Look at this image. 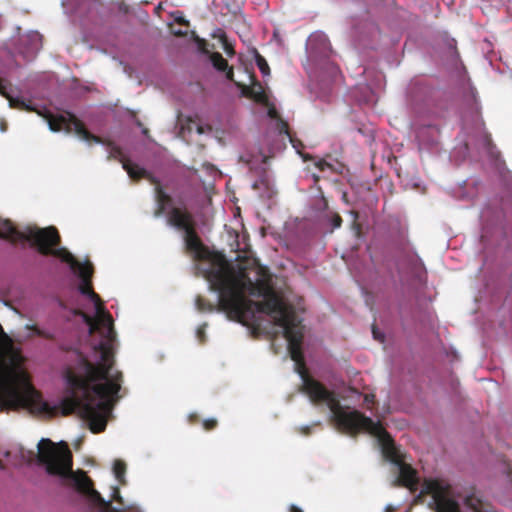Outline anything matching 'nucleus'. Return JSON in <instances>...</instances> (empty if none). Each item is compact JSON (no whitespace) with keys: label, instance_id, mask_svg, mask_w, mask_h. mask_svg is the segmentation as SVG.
<instances>
[{"label":"nucleus","instance_id":"nucleus-31","mask_svg":"<svg viewBox=\"0 0 512 512\" xmlns=\"http://www.w3.org/2000/svg\"><path fill=\"white\" fill-rule=\"evenodd\" d=\"M304 433H305V434H308V433H309V427H306V428L304 429Z\"/></svg>","mask_w":512,"mask_h":512},{"label":"nucleus","instance_id":"nucleus-25","mask_svg":"<svg viewBox=\"0 0 512 512\" xmlns=\"http://www.w3.org/2000/svg\"><path fill=\"white\" fill-rule=\"evenodd\" d=\"M372 333L375 339H378L380 341H383V335L380 336L375 326L372 327Z\"/></svg>","mask_w":512,"mask_h":512},{"label":"nucleus","instance_id":"nucleus-30","mask_svg":"<svg viewBox=\"0 0 512 512\" xmlns=\"http://www.w3.org/2000/svg\"><path fill=\"white\" fill-rule=\"evenodd\" d=\"M0 469L1 470L5 469V465L1 459H0Z\"/></svg>","mask_w":512,"mask_h":512},{"label":"nucleus","instance_id":"nucleus-22","mask_svg":"<svg viewBox=\"0 0 512 512\" xmlns=\"http://www.w3.org/2000/svg\"><path fill=\"white\" fill-rule=\"evenodd\" d=\"M224 50L228 56H233L235 54V51H234V48L232 47V45L226 41L224 42Z\"/></svg>","mask_w":512,"mask_h":512},{"label":"nucleus","instance_id":"nucleus-12","mask_svg":"<svg viewBox=\"0 0 512 512\" xmlns=\"http://www.w3.org/2000/svg\"><path fill=\"white\" fill-rule=\"evenodd\" d=\"M250 77L252 79L251 86L243 85L237 82H235V84L241 88V92L244 96L253 99L257 103L266 104L268 98L261 83L256 80L254 75H251Z\"/></svg>","mask_w":512,"mask_h":512},{"label":"nucleus","instance_id":"nucleus-24","mask_svg":"<svg viewBox=\"0 0 512 512\" xmlns=\"http://www.w3.org/2000/svg\"><path fill=\"white\" fill-rule=\"evenodd\" d=\"M268 115H269V117H270V118H272V119H279L278 112L276 111V109H275V108H270V109L268 110Z\"/></svg>","mask_w":512,"mask_h":512},{"label":"nucleus","instance_id":"nucleus-27","mask_svg":"<svg viewBox=\"0 0 512 512\" xmlns=\"http://www.w3.org/2000/svg\"><path fill=\"white\" fill-rule=\"evenodd\" d=\"M260 184H263V185H264V184H266V182H265L264 180H261L260 182H255V183L252 185L253 189H255V190H256V189H258Z\"/></svg>","mask_w":512,"mask_h":512},{"label":"nucleus","instance_id":"nucleus-2","mask_svg":"<svg viewBox=\"0 0 512 512\" xmlns=\"http://www.w3.org/2000/svg\"><path fill=\"white\" fill-rule=\"evenodd\" d=\"M259 272L261 277L253 281L244 270L236 271L224 256H214L206 278L210 288L219 293L218 305L197 296L196 307L200 312L222 311L230 320L243 325L255 321L256 313L271 316L274 323L283 328L291 359L301 362L304 338L302 320L294 307L285 303L273 290L266 271L260 268Z\"/></svg>","mask_w":512,"mask_h":512},{"label":"nucleus","instance_id":"nucleus-7","mask_svg":"<svg viewBox=\"0 0 512 512\" xmlns=\"http://www.w3.org/2000/svg\"><path fill=\"white\" fill-rule=\"evenodd\" d=\"M421 494L432 496L431 507L436 512H460L459 504L453 498L452 487L444 480L426 479ZM465 505L473 512H493L491 505L475 493L466 496Z\"/></svg>","mask_w":512,"mask_h":512},{"label":"nucleus","instance_id":"nucleus-34","mask_svg":"<svg viewBox=\"0 0 512 512\" xmlns=\"http://www.w3.org/2000/svg\"><path fill=\"white\" fill-rule=\"evenodd\" d=\"M202 132H203L202 128H201V127H198V133H200V134H201Z\"/></svg>","mask_w":512,"mask_h":512},{"label":"nucleus","instance_id":"nucleus-8","mask_svg":"<svg viewBox=\"0 0 512 512\" xmlns=\"http://www.w3.org/2000/svg\"><path fill=\"white\" fill-rule=\"evenodd\" d=\"M167 223L178 230L184 231L185 247L188 252L194 255L195 259L208 258L209 251L196 232V223L191 212L186 208L172 207L167 213Z\"/></svg>","mask_w":512,"mask_h":512},{"label":"nucleus","instance_id":"nucleus-16","mask_svg":"<svg viewBox=\"0 0 512 512\" xmlns=\"http://www.w3.org/2000/svg\"><path fill=\"white\" fill-rule=\"evenodd\" d=\"M329 222L331 223L332 230H334L341 227L342 218L338 213H331L329 215Z\"/></svg>","mask_w":512,"mask_h":512},{"label":"nucleus","instance_id":"nucleus-33","mask_svg":"<svg viewBox=\"0 0 512 512\" xmlns=\"http://www.w3.org/2000/svg\"><path fill=\"white\" fill-rule=\"evenodd\" d=\"M175 35L181 36V35H183V33L179 31V32H175Z\"/></svg>","mask_w":512,"mask_h":512},{"label":"nucleus","instance_id":"nucleus-21","mask_svg":"<svg viewBox=\"0 0 512 512\" xmlns=\"http://www.w3.org/2000/svg\"><path fill=\"white\" fill-rule=\"evenodd\" d=\"M315 166L320 170V171H325L327 168H330L331 165L326 162L325 160L323 159H320L318 160L316 163H315Z\"/></svg>","mask_w":512,"mask_h":512},{"label":"nucleus","instance_id":"nucleus-18","mask_svg":"<svg viewBox=\"0 0 512 512\" xmlns=\"http://www.w3.org/2000/svg\"><path fill=\"white\" fill-rule=\"evenodd\" d=\"M217 420L216 419H206L203 421V427L205 430L207 431H210V430H213L214 428H216L217 426Z\"/></svg>","mask_w":512,"mask_h":512},{"label":"nucleus","instance_id":"nucleus-9","mask_svg":"<svg viewBox=\"0 0 512 512\" xmlns=\"http://www.w3.org/2000/svg\"><path fill=\"white\" fill-rule=\"evenodd\" d=\"M374 436L378 438L381 444L384 457L398 467L399 476L394 481L393 485H401L410 489L412 492L416 491L419 484L417 472L410 464L404 462L403 456L396 447L390 434L382 426V430L376 432Z\"/></svg>","mask_w":512,"mask_h":512},{"label":"nucleus","instance_id":"nucleus-14","mask_svg":"<svg viewBox=\"0 0 512 512\" xmlns=\"http://www.w3.org/2000/svg\"><path fill=\"white\" fill-rule=\"evenodd\" d=\"M113 472L116 479L121 483L125 484V472L126 464L122 460H115L113 465Z\"/></svg>","mask_w":512,"mask_h":512},{"label":"nucleus","instance_id":"nucleus-17","mask_svg":"<svg viewBox=\"0 0 512 512\" xmlns=\"http://www.w3.org/2000/svg\"><path fill=\"white\" fill-rule=\"evenodd\" d=\"M277 127H278V130L281 134H288V130H289V125L286 121H284L283 119L279 118L278 119V122H277Z\"/></svg>","mask_w":512,"mask_h":512},{"label":"nucleus","instance_id":"nucleus-3","mask_svg":"<svg viewBox=\"0 0 512 512\" xmlns=\"http://www.w3.org/2000/svg\"><path fill=\"white\" fill-rule=\"evenodd\" d=\"M38 460L51 475L65 478V484L87 496L102 507L104 512H141L139 508L124 505L123 498L117 487L113 488V499L121 505L114 507L111 501H105L101 494L93 488L92 480L84 471H72V453L64 442L55 444L50 439H42L38 444Z\"/></svg>","mask_w":512,"mask_h":512},{"label":"nucleus","instance_id":"nucleus-15","mask_svg":"<svg viewBox=\"0 0 512 512\" xmlns=\"http://www.w3.org/2000/svg\"><path fill=\"white\" fill-rule=\"evenodd\" d=\"M255 61H256V65L259 68L262 75L264 77L269 76L270 75V67H269L266 59L259 53H256Z\"/></svg>","mask_w":512,"mask_h":512},{"label":"nucleus","instance_id":"nucleus-32","mask_svg":"<svg viewBox=\"0 0 512 512\" xmlns=\"http://www.w3.org/2000/svg\"><path fill=\"white\" fill-rule=\"evenodd\" d=\"M1 130H2V131H5V130H6L5 124H2V125H1Z\"/></svg>","mask_w":512,"mask_h":512},{"label":"nucleus","instance_id":"nucleus-6","mask_svg":"<svg viewBox=\"0 0 512 512\" xmlns=\"http://www.w3.org/2000/svg\"><path fill=\"white\" fill-rule=\"evenodd\" d=\"M0 94L4 96L8 101L11 108L26 110V111H36L39 115H41L46 122L51 131L60 132L65 131L66 133L74 132L77 136H79L82 140L88 142L101 143L100 137L89 132L82 121H80L75 115L72 113L66 112L65 114H53L51 111L44 109V111H38L32 108L29 104L25 102V100L21 97H13L7 92V85L5 82L0 79Z\"/></svg>","mask_w":512,"mask_h":512},{"label":"nucleus","instance_id":"nucleus-11","mask_svg":"<svg viewBox=\"0 0 512 512\" xmlns=\"http://www.w3.org/2000/svg\"><path fill=\"white\" fill-rule=\"evenodd\" d=\"M43 229L44 228L31 229L27 234H25L17 230L10 220L0 218V238L10 240L13 243L19 240H27L31 242L33 246L37 247V244L31 238V235Z\"/></svg>","mask_w":512,"mask_h":512},{"label":"nucleus","instance_id":"nucleus-1","mask_svg":"<svg viewBox=\"0 0 512 512\" xmlns=\"http://www.w3.org/2000/svg\"><path fill=\"white\" fill-rule=\"evenodd\" d=\"M37 244L40 254L52 255L69 264L82 280L79 285L81 294L86 295L95 305L96 316L92 318L85 315L90 333L99 332L102 339L94 347L99 353L100 361L92 363L87 358L80 360V373L67 370L66 381L68 395L61 400V413L68 416L74 412L88 422L93 433H101L107 425V417L111 412L112 404L121 389L123 375L121 371L112 372L114 360V343L116 332L111 314L105 310L100 296L93 290V265L89 261L80 263L67 249L56 248L60 244L58 230L47 227L31 235Z\"/></svg>","mask_w":512,"mask_h":512},{"label":"nucleus","instance_id":"nucleus-28","mask_svg":"<svg viewBox=\"0 0 512 512\" xmlns=\"http://www.w3.org/2000/svg\"><path fill=\"white\" fill-rule=\"evenodd\" d=\"M177 22L180 23V24L188 25V22L186 20H184L183 18L178 19Z\"/></svg>","mask_w":512,"mask_h":512},{"label":"nucleus","instance_id":"nucleus-26","mask_svg":"<svg viewBox=\"0 0 512 512\" xmlns=\"http://www.w3.org/2000/svg\"><path fill=\"white\" fill-rule=\"evenodd\" d=\"M289 512H303V510L301 508H299L298 506L292 504L289 507Z\"/></svg>","mask_w":512,"mask_h":512},{"label":"nucleus","instance_id":"nucleus-20","mask_svg":"<svg viewBox=\"0 0 512 512\" xmlns=\"http://www.w3.org/2000/svg\"><path fill=\"white\" fill-rule=\"evenodd\" d=\"M205 328H206V324H203L202 326H200L198 329H197V338L199 339V341L201 343H204L205 341Z\"/></svg>","mask_w":512,"mask_h":512},{"label":"nucleus","instance_id":"nucleus-10","mask_svg":"<svg viewBox=\"0 0 512 512\" xmlns=\"http://www.w3.org/2000/svg\"><path fill=\"white\" fill-rule=\"evenodd\" d=\"M110 157L119 159L122 162L123 169L128 173L130 178L134 180H139L141 178H149V180L156 185L155 194L157 208L154 211V216L160 217L161 215H163L166 211V206L172 202V198L163 190L159 181L154 177L148 175L145 169L139 167L137 164L132 163L130 160L124 159L122 150L118 146H113L111 148Z\"/></svg>","mask_w":512,"mask_h":512},{"label":"nucleus","instance_id":"nucleus-5","mask_svg":"<svg viewBox=\"0 0 512 512\" xmlns=\"http://www.w3.org/2000/svg\"><path fill=\"white\" fill-rule=\"evenodd\" d=\"M293 361L298 367L302 368V371L299 372L303 379V391L309 396L312 402L327 403L332 412L333 420L340 430L352 436L357 435L360 431H366L374 436L376 432L382 430V424L380 422H374L363 413L357 410L345 411L334 392L329 391L322 383L307 375L304 358L301 362Z\"/></svg>","mask_w":512,"mask_h":512},{"label":"nucleus","instance_id":"nucleus-29","mask_svg":"<svg viewBox=\"0 0 512 512\" xmlns=\"http://www.w3.org/2000/svg\"><path fill=\"white\" fill-rule=\"evenodd\" d=\"M142 133H143L144 135H148L149 130H148L147 128H143V129H142Z\"/></svg>","mask_w":512,"mask_h":512},{"label":"nucleus","instance_id":"nucleus-19","mask_svg":"<svg viewBox=\"0 0 512 512\" xmlns=\"http://www.w3.org/2000/svg\"><path fill=\"white\" fill-rule=\"evenodd\" d=\"M411 262L413 264V268L415 271H417L418 269L422 270L424 268L422 261L420 260V258L417 255L413 256Z\"/></svg>","mask_w":512,"mask_h":512},{"label":"nucleus","instance_id":"nucleus-35","mask_svg":"<svg viewBox=\"0 0 512 512\" xmlns=\"http://www.w3.org/2000/svg\"><path fill=\"white\" fill-rule=\"evenodd\" d=\"M137 125L141 127L142 123L140 121H137Z\"/></svg>","mask_w":512,"mask_h":512},{"label":"nucleus","instance_id":"nucleus-4","mask_svg":"<svg viewBox=\"0 0 512 512\" xmlns=\"http://www.w3.org/2000/svg\"><path fill=\"white\" fill-rule=\"evenodd\" d=\"M0 334H4L0 325ZM27 409L30 413L52 418L61 406H51L42 399L25 372L11 366L0 348V412Z\"/></svg>","mask_w":512,"mask_h":512},{"label":"nucleus","instance_id":"nucleus-23","mask_svg":"<svg viewBox=\"0 0 512 512\" xmlns=\"http://www.w3.org/2000/svg\"><path fill=\"white\" fill-rule=\"evenodd\" d=\"M375 401V395L374 394H366L364 396V402L367 404H373Z\"/></svg>","mask_w":512,"mask_h":512},{"label":"nucleus","instance_id":"nucleus-13","mask_svg":"<svg viewBox=\"0 0 512 512\" xmlns=\"http://www.w3.org/2000/svg\"><path fill=\"white\" fill-rule=\"evenodd\" d=\"M210 61L216 70L226 72V78L230 81L235 82L233 67L228 65L227 60L223 58L221 53L213 52L210 55Z\"/></svg>","mask_w":512,"mask_h":512}]
</instances>
